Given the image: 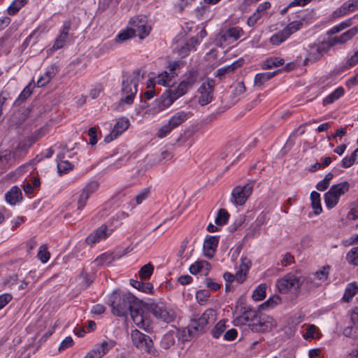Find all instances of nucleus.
<instances>
[{"label":"nucleus","instance_id":"47","mask_svg":"<svg viewBox=\"0 0 358 358\" xmlns=\"http://www.w3.org/2000/svg\"><path fill=\"white\" fill-rule=\"evenodd\" d=\"M27 3V0H14L8 8V13L10 15L16 14Z\"/></svg>","mask_w":358,"mask_h":358},{"label":"nucleus","instance_id":"63","mask_svg":"<svg viewBox=\"0 0 358 358\" xmlns=\"http://www.w3.org/2000/svg\"><path fill=\"white\" fill-rule=\"evenodd\" d=\"M356 160L355 153H352L350 156L345 157L341 163V166L343 168H349L354 164Z\"/></svg>","mask_w":358,"mask_h":358},{"label":"nucleus","instance_id":"59","mask_svg":"<svg viewBox=\"0 0 358 358\" xmlns=\"http://www.w3.org/2000/svg\"><path fill=\"white\" fill-rule=\"evenodd\" d=\"M10 98V94L8 91L3 90L0 93V124L3 122V106L6 101Z\"/></svg>","mask_w":358,"mask_h":358},{"label":"nucleus","instance_id":"11","mask_svg":"<svg viewBox=\"0 0 358 358\" xmlns=\"http://www.w3.org/2000/svg\"><path fill=\"white\" fill-rule=\"evenodd\" d=\"M253 189V183L248 182L243 186L235 187L231 192L232 201L237 206H243L252 194Z\"/></svg>","mask_w":358,"mask_h":358},{"label":"nucleus","instance_id":"49","mask_svg":"<svg viewBox=\"0 0 358 358\" xmlns=\"http://www.w3.org/2000/svg\"><path fill=\"white\" fill-rule=\"evenodd\" d=\"M346 260L350 264L358 266V246L352 248L347 253Z\"/></svg>","mask_w":358,"mask_h":358},{"label":"nucleus","instance_id":"61","mask_svg":"<svg viewBox=\"0 0 358 358\" xmlns=\"http://www.w3.org/2000/svg\"><path fill=\"white\" fill-rule=\"evenodd\" d=\"M246 91V87L243 82H238L234 86L232 95L234 97H237L243 94Z\"/></svg>","mask_w":358,"mask_h":358},{"label":"nucleus","instance_id":"39","mask_svg":"<svg viewBox=\"0 0 358 358\" xmlns=\"http://www.w3.org/2000/svg\"><path fill=\"white\" fill-rule=\"evenodd\" d=\"M303 334V338L307 341H311L313 338H319L321 334L317 327L314 324H308Z\"/></svg>","mask_w":358,"mask_h":358},{"label":"nucleus","instance_id":"6","mask_svg":"<svg viewBox=\"0 0 358 358\" xmlns=\"http://www.w3.org/2000/svg\"><path fill=\"white\" fill-rule=\"evenodd\" d=\"M192 113L180 110L171 115L168 122L162 125L157 132V136L163 138L171 133V131L181 126L192 116Z\"/></svg>","mask_w":358,"mask_h":358},{"label":"nucleus","instance_id":"20","mask_svg":"<svg viewBox=\"0 0 358 358\" xmlns=\"http://www.w3.org/2000/svg\"><path fill=\"white\" fill-rule=\"evenodd\" d=\"M249 327L254 332H266L270 331L273 327L272 318L261 317L255 322L249 324Z\"/></svg>","mask_w":358,"mask_h":358},{"label":"nucleus","instance_id":"1","mask_svg":"<svg viewBox=\"0 0 358 358\" xmlns=\"http://www.w3.org/2000/svg\"><path fill=\"white\" fill-rule=\"evenodd\" d=\"M138 302L137 299L131 293L120 291H114L108 299L112 313L117 317H127Z\"/></svg>","mask_w":358,"mask_h":358},{"label":"nucleus","instance_id":"41","mask_svg":"<svg viewBox=\"0 0 358 358\" xmlns=\"http://www.w3.org/2000/svg\"><path fill=\"white\" fill-rule=\"evenodd\" d=\"M344 92L345 90L342 87H338L323 100V104L326 106L332 103L341 97L344 94Z\"/></svg>","mask_w":358,"mask_h":358},{"label":"nucleus","instance_id":"58","mask_svg":"<svg viewBox=\"0 0 358 358\" xmlns=\"http://www.w3.org/2000/svg\"><path fill=\"white\" fill-rule=\"evenodd\" d=\"M73 167V165L67 160H61L57 162L58 171L60 173H66L69 171L71 170Z\"/></svg>","mask_w":358,"mask_h":358},{"label":"nucleus","instance_id":"54","mask_svg":"<svg viewBox=\"0 0 358 358\" xmlns=\"http://www.w3.org/2000/svg\"><path fill=\"white\" fill-rule=\"evenodd\" d=\"M266 285H260L257 287V288L253 292L252 299L255 301H261L263 300L266 296Z\"/></svg>","mask_w":358,"mask_h":358},{"label":"nucleus","instance_id":"34","mask_svg":"<svg viewBox=\"0 0 358 358\" xmlns=\"http://www.w3.org/2000/svg\"><path fill=\"white\" fill-rule=\"evenodd\" d=\"M276 75V71L257 73L254 78V86L260 87Z\"/></svg>","mask_w":358,"mask_h":358},{"label":"nucleus","instance_id":"10","mask_svg":"<svg viewBox=\"0 0 358 358\" xmlns=\"http://www.w3.org/2000/svg\"><path fill=\"white\" fill-rule=\"evenodd\" d=\"M129 24L136 36L141 39L145 38L150 34L151 27L148 25L147 17L144 15L132 17L129 21Z\"/></svg>","mask_w":358,"mask_h":358},{"label":"nucleus","instance_id":"51","mask_svg":"<svg viewBox=\"0 0 358 358\" xmlns=\"http://www.w3.org/2000/svg\"><path fill=\"white\" fill-rule=\"evenodd\" d=\"M229 214L227 210L221 208L217 213V215L215 218V223L217 225L222 226L225 224L229 220Z\"/></svg>","mask_w":358,"mask_h":358},{"label":"nucleus","instance_id":"36","mask_svg":"<svg viewBox=\"0 0 358 358\" xmlns=\"http://www.w3.org/2000/svg\"><path fill=\"white\" fill-rule=\"evenodd\" d=\"M130 285L144 293H151L153 290V285L150 282H143L131 279L130 280Z\"/></svg>","mask_w":358,"mask_h":358},{"label":"nucleus","instance_id":"25","mask_svg":"<svg viewBox=\"0 0 358 358\" xmlns=\"http://www.w3.org/2000/svg\"><path fill=\"white\" fill-rule=\"evenodd\" d=\"M219 243V237L216 236H208L203 243V250L206 256L212 257L216 250Z\"/></svg>","mask_w":358,"mask_h":358},{"label":"nucleus","instance_id":"13","mask_svg":"<svg viewBox=\"0 0 358 358\" xmlns=\"http://www.w3.org/2000/svg\"><path fill=\"white\" fill-rule=\"evenodd\" d=\"M134 323L141 329L148 331L150 328V320L145 314L144 310L141 308L139 303L129 313Z\"/></svg>","mask_w":358,"mask_h":358},{"label":"nucleus","instance_id":"22","mask_svg":"<svg viewBox=\"0 0 358 358\" xmlns=\"http://www.w3.org/2000/svg\"><path fill=\"white\" fill-rule=\"evenodd\" d=\"M244 34L242 28L239 27H231L220 32L222 41L234 42L239 39Z\"/></svg>","mask_w":358,"mask_h":358},{"label":"nucleus","instance_id":"26","mask_svg":"<svg viewBox=\"0 0 358 358\" xmlns=\"http://www.w3.org/2000/svg\"><path fill=\"white\" fill-rule=\"evenodd\" d=\"M326 52L327 50L323 45L316 44L312 45L309 48L306 60L310 62H316L320 59Z\"/></svg>","mask_w":358,"mask_h":358},{"label":"nucleus","instance_id":"35","mask_svg":"<svg viewBox=\"0 0 358 358\" xmlns=\"http://www.w3.org/2000/svg\"><path fill=\"white\" fill-rule=\"evenodd\" d=\"M310 200H311V206L313 209V213L315 215H320L322 211V208L321 206L320 194L315 191H313L310 193Z\"/></svg>","mask_w":358,"mask_h":358},{"label":"nucleus","instance_id":"4","mask_svg":"<svg viewBox=\"0 0 358 358\" xmlns=\"http://www.w3.org/2000/svg\"><path fill=\"white\" fill-rule=\"evenodd\" d=\"M140 72L134 71L131 74L124 76L122 82V94L125 95L121 101L130 105L134 102V97L138 91Z\"/></svg>","mask_w":358,"mask_h":358},{"label":"nucleus","instance_id":"15","mask_svg":"<svg viewBox=\"0 0 358 358\" xmlns=\"http://www.w3.org/2000/svg\"><path fill=\"white\" fill-rule=\"evenodd\" d=\"M357 34H358V28L357 27H353L340 35H336L329 38L327 41V45L329 48H331L337 45H345L352 40Z\"/></svg>","mask_w":358,"mask_h":358},{"label":"nucleus","instance_id":"56","mask_svg":"<svg viewBox=\"0 0 358 358\" xmlns=\"http://www.w3.org/2000/svg\"><path fill=\"white\" fill-rule=\"evenodd\" d=\"M210 294L206 289H201L196 292V299L200 305H203L208 301Z\"/></svg>","mask_w":358,"mask_h":358},{"label":"nucleus","instance_id":"55","mask_svg":"<svg viewBox=\"0 0 358 358\" xmlns=\"http://www.w3.org/2000/svg\"><path fill=\"white\" fill-rule=\"evenodd\" d=\"M134 36H136V34L131 29V27L127 29L126 30L122 31L116 36V41L118 42L125 41Z\"/></svg>","mask_w":358,"mask_h":358},{"label":"nucleus","instance_id":"7","mask_svg":"<svg viewBox=\"0 0 358 358\" xmlns=\"http://www.w3.org/2000/svg\"><path fill=\"white\" fill-rule=\"evenodd\" d=\"M147 307L156 318L164 322L170 323L176 318L175 311L168 307L164 301L148 303Z\"/></svg>","mask_w":358,"mask_h":358},{"label":"nucleus","instance_id":"12","mask_svg":"<svg viewBox=\"0 0 358 358\" xmlns=\"http://www.w3.org/2000/svg\"><path fill=\"white\" fill-rule=\"evenodd\" d=\"M329 266H324L322 269L306 278V289L311 290L322 285L328 278Z\"/></svg>","mask_w":358,"mask_h":358},{"label":"nucleus","instance_id":"24","mask_svg":"<svg viewBox=\"0 0 358 358\" xmlns=\"http://www.w3.org/2000/svg\"><path fill=\"white\" fill-rule=\"evenodd\" d=\"M210 268L211 266L208 262L205 260H201L197 261L194 264H192L189 268V271L192 275L201 273V275L206 276L208 274Z\"/></svg>","mask_w":358,"mask_h":358},{"label":"nucleus","instance_id":"57","mask_svg":"<svg viewBox=\"0 0 358 358\" xmlns=\"http://www.w3.org/2000/svg\"><path fill=\"white\" fill-rule=\"evenodd\" d=\"M150 190L149 188H145L141 190L135 197L136 205L141 204L143 202V201L147 199L150 195Z\"/></svg>","mask_w":358,"mask_h":358},{"label":"nucleus","instance_id":"64","mask_svg":"<svg viewBox=\"0 0 358 358\" xmlns=\"http://www.w3.org/2000/svg\"><path fill=\"white\" fill-rule=\"evenodd\" d=\"M79 278L81 280V286L84 289H87L90 287L91 283L92 282V278L86 273L82 272L79 276Z\"/></svg>","mask_w":358,"mask_h":358},{"label":"nucleus","instance_id":"9","mask_svg":"<svg viewBox=\"0 0 358 358\" xmlns=\"http://www.w3.org/2000/svg\"><path fill=\"white\" fill-rule=\"evenodd\" d=\"M199 80V72L196 69L192 68L183 75L182 80L178 86L173 88L181 97L187 94Z\"/></svg>","mask_w":358,"mask_h":358},{"label":"nucleus","instance_id":"37","mask_svg":"<svg viewBox=\"0 0 358 358\" xmlns=\"http://www.w3.org/2000/svg\"><path fill=\"white\" fill-rule=\"evenodd\" d=\"M350 183L347 181L334 185L329 189L340 199L341 196L343 195L349 191Z\"/></svg>","mask_w":358,"mask_h":358},{"label":"nucleus","instance_id":"52","mask_svg":"<svg viewBox=\"0 0 358 358\" xmlns=\"http://www.w3.org/2000/svg\"><path fill=\"white\" fill-rule=\"evenodd\" d=\"M288 38L283 30L273 34L270 38V42L275 45H278Z\"/></svg>","mask_w":358,"mask_h":358},{"label":"nucleus","instance_id":"62","mask_svg":"<svg viewBox=\"0 0 358 358\" xmlns=\"http://www.w3.org/2000/svg\"><path fill=\"white\" fill-rule=\"evenodd\" d=\"M37 256L43 263H46L49 260L50 253L45 245H43L40 247Z\"/></svg>","mask_w":358,"mask_h":358},{"label":"nucleus","instance_id":"53","mask_svg":"<svg viewBox=\"0 0 358 358\" xmlns=\"http://www.w3.org/2000/svg\"><path fill=\"white\" fill-rule=\"evenodd\" d=\"M32 91L31 90L30 84L27 85L24 90L21 92L17 99L15 100V103L20 105L22 102L26 101L31 94Z\"/></svg>","mask_w":358,"mask_h":358},{"label":"nucleus","instance_id":"27","mask_svg":"<svg viewBox=\"0 0 358 358\" xmlns=\"http://www.w3.org/2000/svg\"><path fill=\"white\" fill-rule=\"evenodd\" d=\"M241 262L236 272V280L239 283H242L245 280L247 273L251 266V261L247 257H242Z\"/></svg>","mask_w":358,"mask_h":358},{"label":"nucleus","instance_id":"44","mask_svg":"<svg viewBox=\"0 0 358 358\" xmlns=\"http://www.w3.org/2000/svg\"><path fill=\"white\" fill-rule=\"evenodd\" d=\"M72 21L71 20H66L63 22L62 26L59 29V33L64 38L69 39L73 35L72 31Z\"/></svg>","mask_w":358,"mask_h":358},{"label":"nucleus","instance_id":"32","mask_svg":"<svg viewBox=\"0 0 358 358\" xmlns=\"http://www.w3.org/2000/svg\"><path fill=\"white\" fill-rule=\"evenodd\" d=\"M177 76V72L169 73L166 71H164L155 77V81L160 85L166 86L169 85L172 79Z\"/></svg>","mask_w":358,"mask_h":358},{"label":"nucleus","instance_id":"29","mask_svg":"<svg viewBox=\"0 0 358 358\" xmlns=\"http://www.w3.org/2000/svg\"><path fill=\"white\" fill-rule=\"evenodd\" d=\"M176 336L177 335L173 331L167 332L163 336L160 341V346L164 350L171 348L175 344Z\"/></svg>","mask_w":358,"mask_h":358},{"label":"nucleus","instance_id":"16","mask_svg":"<svg viewBox=\"0 0 358 358\" xmlns=\"http://www.w3.org/2000/svg\"><path fill=\"white\" fill-rule=\"evenodd\" d=\"M99 183L96 181L89 182L81 191L77 201V209L82 210L85 206L88 199L99 189Z\"/></svg>","mask_w":358,"mask_h":358},{"label":"nucleus","instance_id":"33","mask_svg":"<svg viewBox=\"0 0 358 358\" xmlns=\"http://www.w3.org/2000/svg\"><path fill=\"white\" fill-rule=\"evenodd\" d=\"M358 292V285L357 282H353L348 284L344 294L343 296V300L345 302H349Z\"/></svg>","mask_w":358,"mask_h":358},{"label":"nucleus","instance_id":"60","mask_svg":"<svg viewBox=\"0 0 358 358\" xmlns=\"http://www.w3.org/2000/svg\"><path fill=\"white\" fill-rule=\"evenodd\" d=\"M280 298L278 296H274L266 301H265L262 305V309L265 310L268 308H273L275 305L278 304L280 302Z\"/></svg>","mask_w":358,"mask_h":358},{"label":"nucleus","instance_id":"28","mask_svg":"<svg viewBox=\"0 0 358 358\" xmlns=\"http://www.w3.org/2000/svg\"><path fill=\"white\" fill-rule=\"evenodd\" d=\"M22 199V191L17 186H13L5 194L6 201L10 205H15L20 202Z\"/></svg>","mask_w":358,"mask_h":358},{"label":"nucleus","instance_id":"42","mask_svg":"<svg viewBox=\"0 0 358 358\" xmlns=\"http://www.w3.org/2000/svg\"><path fill=\"white\" fill-rule=\"evenodd\" d=\"M68 39L62 36L59 33L56 37L54 43L51 48L47 50L48 54H52L55 51L59 50L64 47Z\"/></svg>","mask_w":358,"mask_h":358},{"label":"nucleus","instance_id":"43","mask_svg":"<svg viewBox=\"0 0 358 358\" xmlns=\"http://www.w3.org/2000/svg\"><path fill=\"white\" fill-rule=\"evenodd\" d=\"M285 62L284 59L280 57H271L265 60L262 64L264 69H269L282 65Z\"/></svg>","mask_w":358,"mask_h":358},{"label":"nucleus","instance_id":"30","mask_svg":"<svg viewBox=\"0 0 358 358\" xmlns=\"http://www.w3.org/2000/svg\"><path fill=\"white\" fill-rule=\"evenodd\" d=\"M241 62L236 61L230 65L220 68L216 71L215 76L220 79H222L226 75L234 72L236 69L241 66Z\"/></svg>","mask_w":358,"mask_h":358},{"label":"nucleus","instance_id":"18","mask_svg":"<svg viewBox=\"0 0 358 358\" xmlns=\"http://www.w3.org/2000/svg\"><path fill=\"white\" fill-rule=\"evenodd\" d=\"M129 124L130 123L128 118H119L117 120L110 133L105 136L104 141L106 143H110L113 140L116 139L118 136H120L124 131H125L128 129Z\"/></svg>","mask_w":358,"mask_h":358},{"label":"nucleus","instance_id":"2","mask_svg":"<svg viewBox=\"0 0 358 358\" xmlns=\"http://www.w3.org/2000/svg\"><path fill=\"white\" fill-rule=\"evenodd\" d=\"M305 280L299 272H289L276 280L275 287L282 294L298 295Z\"/></svg>","mask_w":358,"mask_h":358},{"label":"nucleus","instance_id":"40","mask_svg":"<svg viewBox=\"0 0 358 358\" xmlns=\"http://www.w3.org/2000/svg\"><path fill=\"white\" fill-rule=\"evenodd\" d=\"M324 197L326 207L328 209L333 208L339 201V198L330 189L324 194Z\"/></svg>","mask_w":358,"mask_h":358},{"label":"nucleus","instance_id":"50","mask_svg":"<svg viewBox=\"0 0 358 358\" xmlns=\"http://www.w3.org/2000/svg\"><path fill=\"white\" fill-rule=\"evenodd\" d=\"M227 325L224 320H220L211 330V334L215 338H218L226 330Z\"/></svg>","mask_w":358,"mask_h":358},{"label":"nucleus","instance_id":"3","mask_svg":"<svg viewBox=\"0 0 358 358\" xmlns=\"http://www.w3.org/2000/svg\"><path fill=\"white\" fill-rule=\"evenodd\" d=\"M216 318L215 311L213 309L206 310L202 315H194L188 326V336L194 334H201L209 322H213Z\"/></svg>","mask_w":358,"mask_h":358},{"label":"nucleus","instance_id":"31","mask_svg":"<svg viewBox=\"0 0 358 358\" xmlns=\"http://www.w3.org/2000/svg\"><path fill=\"white\" fill-rule=\"evenodd\" d=\"M200 43L199 40L196 37H192L186 42L179 50V55L185 57L187 56L191 50H194L195 47Z\"/></svg>","mask_w":358,"mask_h":358},{"label":"nucleus","instance_id":"8","mask_svg":"<svg viewBox=\"0 0 358 358\" xmlns=\"http://www.w3.org/2000/svg\"><path fill=\"white\" fill-rule=\"evenodd\" d=\"M180 96L172 87L166 90L159 99L154 101L150 111L152 114L159 113L171 106Z\"/></svg>","mask_w":358,"mask_h":358},{"label":"nucleus","instance_id":"46","mask_svg":"<svg viewBox=\"0 0 358 358\" xmlns=\"http://www.w3.org/2000/svg\"><path fill=\"white\" fill-rule=\"evenodd\" d=\"M303 25V23L300 21H293L287 24L282 30L285 31V35L288 38L294 33L299 30Z\"/></svg>","mask_w":358,"mask_h":358},{"label":"nucleus","instance_id":"45","mask_svg":"<svg viewBox=\"0 0 358 358\" xmlns=\"http://www.w3.org/2000/svg\"><path fill=\"white\" fill-rule=\"evenodd\" d=\"M154 271V266L150 263L143 266L138 271L139 277L141 280H148L152 275Z\"/></svg>","mask_w":358,"mask_h":358},{"label":"nucleus","instance_id":"19","mask_svg":"<svg viewBox=\"0 0 358 358\" xmlns=\"http://www.w3.org/2000/svg\"><path fill=\"white\" fill-rule=\"evenodd\" d=\"M110 234V232H108L107 227L101 225L86 238L85 242L88 245H94L105 240Z\"/></svg>","mask_w":358,"mask_h":358},{"label":"nucleus","instance_id":"48","mask_svg":"<svg viewBox=\"0 0 358 358\" xmlns=\"http://www.w3.org/2000/svg\"><path fill=\"white\" fill-rule=\"evenodd\" d=\"M351 24H352V20L349 19V20H345V21L341 22V23L334 26L333 27H331L327 31V34H336L344 30L347 27H350Z\"/></svg>","mask_w":358,"mask_h":358},{"label":"nucleus","instance_id":"17","mask_svg":"<svg viewBox=\"0 0 358 358\" xmlns=\"http://www.w3.org/2000/svg\"><path fill=\"white\" fill-rule=\"evenodd\" d=\"M114 346L115 342L113 341H103L100 344L95 345L84 358H102Z\"/></svg>","mask_w":358,"mask_h":358},{"label":"nucleus","instance_id":"38","mask_svg":"<svg viewBox=\"0 0 358 358\" xmlns=\"http://www.w3.org/2000/svg\"><path fill=\"white\" fill-rule=\"evenodd\" d=\"M115 260L113 253L105 252L98 256L94 261L97 266L108 265Z\"/></svg>","mask_w":358,"mask_h":358},{"label":"nucleus","instance_id":"21","mask_svg":"<svg viewBox=\"0 0 358 358\" xmlns=\"http://www.w3.org/2000/svg\"><path fill=\"white\" fill-rule=\"evenodd\" d=\"M259 316V313L257 310L251 309L248 310H245L242 315L236 317L234 320V323L236 326L248 324V326L249 327V324L255 322L256 320H258Z\"/></svg>","mask_w":358,"mask_h":358},{"label":"nucleus","instance_id":"23","mask_svg":"<svg viewBox=\"0 0 358 358\" xmlns=\"http://www.w3.org/2000/svg\"><path fill=\"white\" fill-rule=\"evenodd\" d=\"M358 8V0H349L337 8L333 13L334 17H339L355 11Z\"/></svg>","mask_w":358,"mask_h":358},{"label":"nucleus","instance_id":"5","mask_svg":"<svg viewBox=\"0 0 358 358\" xmlns=\"http://www.w3.org/2000/svg\"><path fill=\"white\" fill-rule=\"evenodd\" d=\"M131 342L141 353L148 354L154 357L157 356L158 352L154 346V343L150 336L141 332L138 329L131 330Z\"/></svg>","mask_w":358,"mask_h":358},{"label":"nucleus","instance_id":"14","mask_svg":"<svg viewBox=\"0 0 358 358\" xmlns=\"http://www.w3.org/2000/svg\"><path fill=\"white\" fill-rule=\"evenodd\" d=\"M214 87L215 81L213 79H208L200 86L198 91L200 94L199 103L201 106H206L212 101Z\"/></svg>","mask_w":358,"mask_h":358}]
</instances>
